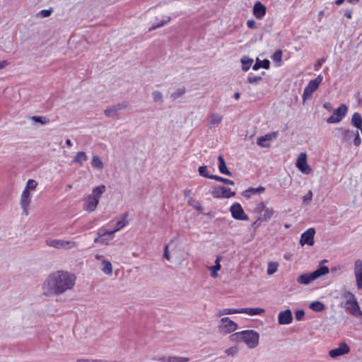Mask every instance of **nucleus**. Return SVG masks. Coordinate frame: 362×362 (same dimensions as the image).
I'll return each mask as SVG.
<instances>
[{
  "instance_id": "obj_21",
  "label": "nucleus",
  "mask_w": 362,
  "mask_h": 362,
  "mask_svg": "<svg viewBox=\"0 0 362 362\" xmlns=\"http://www.w3.org/2000/svg\"><path fill=\"white\" fill-rule=\"evenodd\" d=\"M239 313H246L250 315H257L264 313V309L260 308H245L238 309Z\"/></svg>"
},
{
  "instance_id": "obj_63",
  "label": "nucleus",
  "mask_w": 362,
  "mask_h": 362,
  "mask_svg": "<svg viewBox=\"0 0 362 362\" xmlns=\"http://www.w3.org/2000/svg\"><path fill=\"white\" fill-rule=\"evenodd\" d=\"M345 16L348 18H351V16H352V12L351 11H349L347 13H345Z\"/></svg>"
},
{
  "instance_id": "obj_18",
  "label": "nucleus",
  "mask_w": 362,
  "mask_h": 362,
  "mask_svg": "<svg viewBox=\"0 0 362 362\" xmlns=\"http://www.w3.org/2000/svg\"><path fill=\"white\" fill-rule=\"evenodd\" d=\"M128 107V104L127 103H124L122 104H117L116 105L110 107L105 110V115L110 117H115L117 115V112L119 110L127 108Z\"/></svg>"
},
{
  "instance_id": "obj_50",
  "label": "nucleus",
  "mask_w": 362,
  "mask_h": 362,
  "mask_svg": "<svg viewBox=\"0 0 362 362\" xmlns=\"http://www.w3.org/2000/svg\"><path fill=\"white\" fill-rule=\"evenodd\" d=\"M281 57H282V52L280 49L276 51L273 55V59L276 62H281Z\"/></svg>"
},
{
  "instance_id": "obj_25",
  "label": "nucleus",
  "mask_w": 362,
  "mask_h": 362,
  "mask_svg": "<svg viewBox=\"0 0 362 362\" xmlns=\"http://www.w3.org/2000/svg\"><path fill=\"white\" fill-rule=\"evenodd\" d=\"M189 360L187 357L180 356H167L161 359L163 362H187Z\"/></svg>"
},
{
  "instance_id": "obj_35",
  "label": "nucleus",
  "mask_w": 362,
  "mask_h": 362,
  "mask_svg": "<svg viewBox=\"0 0 362 362\" xmlns=\"http://www.w3.org/2000/svg\"><path fill=\"white\" fill-rule=\"evenodd\" d=\"M30 119L34 122L40 123L41 124H45L49 122V119L44 116H33Z\"/></svg>"
},
{
  "instance_id": "obj_47",
  "label": "nucleus",
  "mask_w": 362,
  "mask_h": 362,
  "mask_svg": "<svg viewBox=\"0 0 362 362\" xmlns=\"http://www.w3.org/2000/svg\"><path fill=\"white\" fill-rule=\"evenodd\" d=\"M117 231L115 229L112 230H107L105 232L100 233V236H103L104 238L107 237V239L111 240L112 239L113 235Z\"/></svg>"
},
{
  "instance_id": "obj_48",
  "label": "nucleus",
  "mask_w": 362,
  "mask_h": 362,
  "mask_svg": "<svg viewBox=\"0 0 362 362\" xmlns=\"http://www.w3.org/2000/svg\"><path fill=\"white\" fill-rule=\"evenodd\" d=\"M313 198V192L311 190H309L308 193L303 197V202L305 204L309 203Z\"/></svg>"
},
{
  "instance_id": "obj_57",
  "label": "nucleus",
  "mask_w": 362,
  "mask_h": 362,
  "mask_svg": "<svg viewBox=\"0 0 362 362\" xmlns=\"http://www.w3.org/2000/svg\"><path fill=\"white\" fill-rule=\"evenodd\" d=\"M247 25L249 28L255 29L256 28V23L254 20H248L247 21Z\"/></svg>"
},
{
  "instance_id": "obj_9",
  "label": "nucleus",
  "mask_w": 362,
  "mask_h": 362,
  "mask_svg": "<svg viewBox=\"0 0 362 362\" xmlns=\"http://www.w3.org/2000/svg\"><path fill=\"white\" fill-rule=\"evenodd\" d=\"M218 330L223 334H229L235 331L238 325L228 317H222L218 325Z\"/></svg>"
},
{
  "instance_id": "obj_40",
  "label": "nucleus",
  "mask_w": 362,
  "mask_h": 362,
  "mask_svg": "<svg viewBox=\"0 0 362 362\" xmlns=\"http://www.w3.org/2000/svg\"><path fill=\"white\" fill-rule=\"evenodd\" d=\"M265 209H267V206H266L265 203L263 202H261L256 204V206L254 209V213L259 214V216L260 214H262V212L264 211Z\"/></svg>"
},
{
  "instance_id": "obj_19",
  "label": "nucleus",
  "mask_w": 362,
  "mask_h": 362,
  "mask_svg": "<svg viewBox=\"0 0 362 362\" xmlns=\"http://www.w3.org/2000/svg\"><path fill=\"white\" fill-rule=\"evenodd\" d=\"M274 214V211L272 208L267 207L264 211L260 214L257 219L253 223V225H255L258 221L260 222H266L270 220Z\"/></svg>"
},
{
  "instance_id": "obj_44",
  "label": "nucleus",
  "mask_w": 362,
  "mask_h": 362,
  "mask_svg": "<svg viewBox=\"0 0 362 362\" xmlns=\"http://www.w3.org/2000/svg\"><path fill=\"white\" fill-rule=\"evenodd\" d=\"M185 93V88H178L176 91L173 92L170 97L173 100H176L179 97L182 96Z\"/></svg>"
},
{
  "instance_id": "obj_41",
  "label": "nucleus",
  "mask_w": 362,
  "mask_h": 362,
  "mask_svg": "<svg viewBox=\"0 0 362 362\" xmlns=\"http://www.w3.org/2000/svg\"><path fill=\"white\" fill-rule=\"evenodd\" d=\"M354 275L362 274V261L359 259L354 262Z\"/></svg>"
},
{
  "instance_id": "obj_17",
  "label": "nucleus",
  "mask_w": 362,
  "mask_h": 362,
  "mask_svg": "<svg viewBox=\"0 0 362 362\" xmlns=\"http://www.w3.org/2000/svg\"><path fill=\"white\" fill-rule=\"evenodd\" d=\"M293 321V315L291 310L281 311L278 315V322L280 325H288Z\"/></svg>"
},
{
  "instance_id": "obj_62",
  "label": "nucleus",
  "mask_w": 362,
  "mask_h": 362,
  "mask_svg": "<svg viewBox=\"0 0 362 362\" xmlns=\"http://www.w3.org/2000/svg\"><path fill=\"white\" fill-rule=\"evenodd\" d=\"M211 276L215 278L218 276L217 274V271H215V270H213V269H211Z\"/></svg>"
},
{
  "instance_id": "obj_16",
  "label": "nucleus",
  "mask_w": 362,
  "mask_h": 362,
  "mask_svg": "<svg viewBox=\"0 0 362 362\" xmlns=\"http://www.w3.org/2000/svg\"><path fill=\"white\" fill-rule=\"evenodd\" d=\"M349 346L346 343H341L338 348L330 350L329 351V356L332 358H336L339 356L349 354Z\"/></svg>"
},
{
  "instance_id": "obj_45",
  "label": "nucleus",
  "mask_w": 362,
  "mask_h": 362,
  "mask_svg": "<svg viewBox=\"0 0 362 362\" xmlns=\"http://www.w3.org/2000/svg\"><path fill=\"white\" fill-rule=\"evenodd\" d=\"M238 351H239V349H238V346H234L230 347L229 349H226L225 353L228 356H234L235 355H236L238 354Z\"/></svg>"
},
{
  "instance_id": "obj_42",
  "label": "nucleus",
  "mask_w": 362,
  "mask_h": 362,
  "mask_svg": "<svg viewBox=\"0 0 362 362\" xmlns=\"http://www.w3.org/2000/svg\"><path fill=\"white\" fill-rule=\"evenodd\" d=\"M212 180H215L223 182V183H225L226 185H235V183H234V182L233 180L227 179V178H223V177H220L218 175H214Z\"/></svg>"
},
{
  "instance_id": "obj_28",
  "label": "nucleus",
  "mask_w": 362,
  "mask_h": 362,
  "mask_svg": "<svg viewBox=\"0 0 362 362\" xmlns=\"http://www.w3.org/2000/svg\"><path fill=\"white\" fill-rule=\"evenodd\" d=\"M91 165L93 168L102 170L104 168V164L98 156H93L91 160Z\"/></svg>"
},
{
  "instance_id": "obj_43",
  "label": "nucleus",
  "mask_w": 362,
  "mask_h": 362,
  "mask_svg": "<svg viewBox=\"0 0 362 362\" xmlns=\"http://www.w3.org/2000/svg\"><path fill=\"white\" fill-rule=\"evenodd\" d=\"M152 96H153V100L156 103H159L160 104L163 103V94L160 91H153L152 93Z\"/></svg>"
},
{
  "instance_id": "obj_30",
  "label": "nucleus",
  "mask_w": 362,
  "mask_h": 362,
  "mask_svg": "<svg viewBox=\"0 0 362 362\" xmlns=\"http://www.w3.org/2000/svg\"><path fill=\"white\" fill-rule=\"evenodd\" d=\"M270 66V62L268 59H264L263 61H259L257 60L256 63L253 65L252 69L253 70H257L260 67H263L266 69H268Z\"/></svg>"
},
{
  "instance_id": "obj_54",
  "label": "nucleus",
  "mask_w": 362,
  "mask_h": 362,
  "mask_svg": "<svg viewBox=\"0 0 362 362\" xmlns=\"http://www.w3.org/2000/svg\"><path fill=\"white\" fill-rule=\"evenodd\" d=\"M262 79L261 76L248 77L247 82L250 83H257Z\"/></svg>"
},
{
  "instance_id": "obj_49",
  "label": "nucleus",
  "mask_w": 362,
  "mask_h": 362,
  "mask_svg": "<svg viewBox=\"0 0 362 362\" xmlns=\"http://www.w3.org/2000/svg\"><path fill=\"white\" fill-rule=\"evenodd\" d=\"M264 136L259 137L257 140V144L262 147H268L269 144L266 143Z\"/></svg>"
},
{
  "instance_id": "obj_51",
  "label": "nucleus",
  "mask_w": 362,
  "mask_h": 362,
  "mask_svg": "<svg viewBox=\"0 0 362 362\" xmlns=\"http://www.w3.org/2000/svg\"><path fill=\"white\" fill-rule=\"evenodd\" d=\"M305 312L303 310H298L295 313V317L297 320H301L304 317Z\"/></svg>"
},
{
  "instance_id": "obj_37",
  "label": "nucleus",
  "mask_w": 362,
  "mask_h": 362,
  "mask_svg": "<svg viewBox=\"0 0 362 362\" xmlns=\"http://www.w3.org/2000/svg\"><path fill=\"white\" fill-rule=\"evenodd\" d=\"M253 62V60L248 57H243L241 59V63L243 64L242 69L243 71H247L252 63Z\"/></svg>"
},
{
  "instance_id": "obj_27",
  "label": "nucleus",
  "mask_w": 362,
  "mask_h": 362,
  "mask_svg": "<svg viewBox=\"0 0 362 362\" xmlns=\"http://www.w3.org/2000/svg\"><path fill=\"white\" fill-rule=\"evenodd\" d=\"M88 159V156L86 153L83 151H79L76 153L74 157L73 162L75 163H78L80 165H83V163L86 161Z\"/></svg>"
},
{
  "instance_id": "obj_8",
  "label": "nucleus",
  "mask_w": 362,
  "mask_h": 362,
  "mask_svg": "<svg viewBox=\"0 0 362 362\" xmlns=\"http://www.w3.org/2000/svg\"><path fill=\"white\" fill-rule=\"evenodd\" d=\"M46 244L57 249H72L77 246V243L74 241H68L59 239L49 238L46 240Z\"/></svg>"
},
{
  "instance_id": "obj_56",
  "label": "nucleus",
  "mask_w": 362,
  "mask_h": 362,
  "mask_svg": "<svg viewBox=\"0 0 362 362\" xmlns=\"http://www.w3.org/2000/svg\"><path fill=\"white\" fill-rule=\"evenodd\" d=\"M170 18L169 16L166 17L165 19H164L163 21H162V22L156 25H154L153 26L152 29H156L157 28H159L163 25H165V23H167L168 22H169Z\"/></svg>"
},
{
  "instance_id": "obj_36",
  "label": "nucleus",
  "mask_w": 362,
  "mask_h": 362,
  "mask_svg": "<svg viewBox=\"0 0 362 362\" xmlns=\"http://www.w3.org/2000/svg\"><path fill=\"white\" fill-rule=\"evenodd\" d=\"M199 173L201 176L209 179H212L214 175L209 174L207 170V166L206 165H202L200 166L198 169Z\"/></svg>"
},
{
  "instance_id": "obj_20",
  "label": "nucleus",
  "mask_w": 362,
  "mask_h": 362,
  "mask_svg": "<svg viewBox=\"0 0 362 362\" xmlns=\"http://www.w3.org/2000/svg\"><path fill=\"white\" fill-rule=\"evenodd\" d=\"M253 14L257 19H261L266 14V6L261 2L257 1L253 6Z\"/></svg>"
},
{
  "instance_id": "obj_4",
  "label": "nucleus",
  "mask_w": 362,
  "mask_h": 362,
  "mask_svg": "<svg viewBox=\"0 0 362 362\" xmlns=\"http://www.w3.org/2000/svg\"><path fill=\"white\" fill-rule=\"evenodd\" d=\"M341 298L344 300V308L355 316L362 315V312L354 293L348 291H344Z\"/></svg>"
},
{
  "instance_id": "obj_60",
  "label": "nucleus",
  "mask_w": 362,
  "mask_h": 362,
  "mask_svg": "<svg viewBox=\"0 0 362 362\" xmlns=\"http://www.w3.org/2000/svg\"><path fill=\"white\" fill-rule=\"evenodd\" d=\"M8 64V63L6 60L0 62V69L4 68Z\"/></svg>"
},
{
  "instance_id": "obj_32",
  "label": "nucleus",
  "mask_w": 362,
  "mask_h": 362,
  "mask_svg": "<svg viewBox=\"0 0 362 362\" xmlns=\"http://www.w3.org/2000/svg\"><path fill=\"white\" fill-rule=\"evenodd\" d=\"M128 216L127 213H124L122 216V220L117 222V228L115 230L117 232L128 224V221L126 220Z\"/></svg>"
},
{
  "instance_id": "obj_61",
  "label": "nucleus",
  "mask_w": 362,
  "mask_h": 362,
  "mask_svg": "<svg viewBox=\"0 0 362 362\" xmlns=\"http://www.w3.org/2000/svg\"><path fill=\"white\" fill-rule=\"evenodd\" d=\"M75 362H93V359H78Z\"/></svg>"
},
{
  "instance_id": "obj_10",
  "label": "nucleus",
  "mask_w": 362,
  "mask_h": 362,
  "mask_svg": "<svg viewBox=\"0 0 362 362\" xmlns=\"http://www.w3.org/2000/svg\"><path fill=\"white\" fill-rule=\"evenodd\" d=\"M347 110L346 105L345 104H341L334 110L333 115L327 119V122L329 124L339 122L345 116Z\"/></svg>"
},
{
  "instance_id": "obj_34",
  "label": "nucleus",
  "mask_w": 362,
  "mask_h": 362,
  "mask_svg": "<svg viewBox=\"0 0 362 362\" xmlns=\"http://www.w3.org/2000/svg\"><path fill=\"white\" fill-rule=\"evenodd\" d=\"M187 203L189 205L193 206L199 211H202L203 210V207L201 204L197 200L194 199L192 197H189Z\"/></svg>"
},
{
  "instance_id": "obj_26",
  "label": "nucleus",
  "mask_w": 362,
  "mask_h": 362,
  "mask_svg": "<svg viewBox=\"0 0 362 362\" xmlns=\"http://www.w3.org/2000/svg\"><path fill=\"white\" fill-rule=\"evenodd\" d=\"M351 124L357 129L362 127V117L358 112H355L351 117Z\"/></svg>"
},
{
  "instance_id": "obj_22",
  "label": "nucleus",
  "mask_w": 362,
  "mask_h": 362,
  "mask_svg": "<svg viewBox=\"0 0 362 362\" xmlns=\"http://www.w3.org/2000/svg\"><path fill=\"white\" fill-rule=\"evenodd\" d=\"M219 171L224 175H232V173L228 169L224 158L222 156L218 157Z\"/></svg>"
},
{
  "instance_id": "obj_24",
  "label": "nucleus",
  "mask_w": 362,
  "mask_h": 362,
  "mask_svg": "<svg viewBox=\"0 0 362 362\" xmlns=\"http://www.w3.org/2000/svg\"><path fill=\"white\" fill-rule=\"evenodd\" d=\"M101 270L107 275L112 274V265L108 260L104 259L101 262Z\"/></svg>"
},
{
  "instance_id": "obj_6",
  "label": "nucleus",
  "mask_w": 362,
  "mask_h": 362,
  "mask_svg": "<svg viewBox=\"0 0 362 362\" xmlns=\"http://www.w3.org/2000/svg\"><path fill=\"white\" fill-rule=\"evenodd\" d=\"M322 76L318 75L315 79L310 81L308 86L305 88L303 93V103H305L306 100L311 98L313 93L317 89L319 85L322 83Z\"/></svg>"
},
{
  "instance_id": "obj_52",
  "label": "nucleus",
  "mask_w": 362,
  "mask_h": 362,
  "mask_svg": "<svg viewBox=\"0 0 362 362\" xmlns=\"http://www.w3.org/2000/svg\"><path fill=\"white\" fill-rule=\"evenodd\" d=\"M220 259H221V257H218L216 259V262H215V265L211 267V269H213V270H215V271H218L221 269V264H220Z\"/></svg>"
},
{
  "instance_id": "obj_29",
  "label": "nucleus",
  "mask_w": 362,
  "mask_h": 362,
  "mask_svg": "<svg viewBox=\"0 0 362 362\" xmlns=\"http://www.w3.org/2000/svg\"><path fill=\"white\" fill-rule=\"evenodd\" d=\"M265 190L264 187H259L257 188H250L244 192V196L246 197H250L253 194L257 193H262Z\"/></svg>"
},
{
  "instance_id": "obj_55",
  "label": "nucleus",
  "mask_w": 362,
  "mask_h": 362,
  "mask_svg": "<svg viewBox=\"0 0 362 362\" xmlns=\"http://www.w3.org/2000/svg\"><path fill=\"white\" fill-rule=\"evenodd\" d=\"M100 233H102L101 232L98 233V236L95 238L94 242L98 243L100 241L102 243L107 245V243L105 242V238H103V236H100Z\"/></svg>"
},
{
  "instance_id": "obj_5",
  "label": "nucleus",
  "mask_w": 362,
  "mask_h": 362,
  "mask_svg": "<svg viewBox=\"0 0 362 362\" xmlns=\"http://www.w3.org/2000/svg\"><path fill=\"white\" fill-rule=\"evenodd\" d=\"M329 269L327 266H322L310 273H305L300 275L297 279V282L300 284L307 285L317 278L326 275Z\"/></svg>"
},
{
  "instance_id": "obj_2",
  "label": "nucleus",
  "mask_w": 362,
  "mask_h": 362,
  "mask_svg": "<svg viewBox=\"0 0 362 362\" xmlns=\"http://www.w3.org/2000/svg\"><path fill=\"white\" fill-rule=\"evenodd\" d=\"M105 191V186L104 185L94 187L92 194L84 199L83 210L88 212L94 211L97 208L100 197Z\"/></svg>"
},
{
  "instance_id": "obj_7",
  "label": "nucleus",
  "mask_w": 362,
  "mask_h": 362,
  "mask_svg": "<svg viewBox=\"0 0 362 362\" xmlns=\"http://www.w3.org/2000/svg\"><path fill=\"white\" fill-rule=\"evenodd\" d=\"M337 131L340 133L343 141L347 142L354 137V144L356 146H358L361 144V140L358 130L354 131L341 127Z\"/></svg>"
},
{
  "instance_id": "obj_58",
  "label": "nucleus",
  "mask_w": 362,
  "mask_h": 362,
  "mask_svg": "<svg viewBox=\"0 0 362 362\" xmlns=\"http://www.w3.org/2000/svg\"><path fill=\"white\" fill-rule=\"evenodd\" d=\"M164 257L168 259V260H170V255H169V252H168V245H166L165 246V248H164Z\"/></svg>"
},
{
  "instance_id": "obj_1",
  "label": "nucleus",
  "mask_w": 362,
  "mask_h": 362,
  "mask_svg": "<svg viewBox=\"0 0 362 362\" xmlns=\"http://www.w3.org/2000/svg\"><path fill=\"white\" fill-rule=\"evenodd\" d=\"M75 274L63 270L50 274L42 285V293L45 296H59L71 290L76 283Z\"/></svg>"
},
{
  "instance_id": "obj_64",
  "label": "nucleus",
  "mask_w": 362,
  "mask_h": 362,
  "mask_svg": "<svg viewBox=\"0 0 362 362\" xmlns=\"http://www.w3.org/2000/svg\"><path fill=\"white\" fill-rule=\"evenodd\" d=\"M66 144L68 146L71 147V146H72L71 141L70 139H66Z\"/></svg>"
},
{
  "instance_id": "obj_12",
  "label": "nucleus",
  "mask_w": 362,
  "mask_h": 362,
  "mask_svg": "<svg viewBox=\"0 0 362 362\" xmlns=\"http://www.w3.org/2000/svg\"><path fill=\"white\" fill-rule=\"evenodd\" d=\"M211 195L214 198H230L234 197L235 192L225 187H215L211 190Z\"/></svg>"
},
{
  "instance_id": "obj_53",
  "label": "nucleus",
  "mask_w": 362,
  "mask_h": 362,
  "mask_svg": "<svg viewBox=\"0 0 362 362\" xmlns=\"http://www.w3.org/2000/svg\"><path fill=\"white\" fill-rule=\"evenodd\" d=\"M276 135H277V133L272 132V133L266 134L265 136H264V137L265 139V141H271L274 139H276Z\"/></svg>"
},
{
  "instance_id": "obj_31",
  "label": "nucleus",
  "mask_w": 362,
  "mask_h": 362,
  "mask_svg": "<svg viewBox=\"0 0 362 362\" xmlns=\"http://www.w3.org/2000/svg\"><path fill=\"white\" fill-rule=\"evenodd\" d=\"M237 313H239L238 309L225 308V309L219 310L216 313V316L221 317L223 315L237 314Z\"/></svg>"
},
{
  "instance_id": "obj_46",
  "label": "nucleus",
  "mask_w": 362,
  "mask_h": 362,
  "mask_svg": "<svg viewBox=\"0 0 362 362\" xmlns=\"http://www.w3.org/2000/svg\"><path fill=\"white\" fill-rule=\"evenodd\" d=\"M53 11V8H50L49 9H44L39 12L37 14L38 16H40L42 18H46L49 17Z\"/></svg>"
},
{
  "instance_id": "obj_13",
  "label": "nucleus",
  "mask_w": 362,
  "mask_h": 362,
  "mask_svg": "<svg viewBox=\"0 0 362 362\" xmlns=\"http://www.w3.org/2000/svg\"><path fill=\"white\" fill-rule=\"evenodd\" d=\"M296 167L305 175L311 173L312 169L307 163V155L305 153H300L299 154L296 161Z\"/></svg>"
},
{
  "instance_id": "obj_38",
  "label": "nucleus",
  "mask_w": 362,
  "mask_h": 362,
  "mask_svg": "<svg viewBox=\"0 0 362 362\" xmlns=\"http://www.w3.org/2000/svg\"><path fill=\"white\" fill-rule=\"evenodd\" d=\"M279 264L276 262H270L268 264L267 274L272 275L274 274L278 269Z\"/></svg>"
},
{
  "instance_id": "obj_33",
  "label": "nucleus",
  "mask_w": 362,
  "mask_h": 362,
  "mask_svg": "<svg viewBox=\"0 0 362 362\" xmlns=\"http://www.w3.org/2000/svg\"><path fill=\"white\" fill-rule=\"evenodd\" d=\"M310 308L316 312H320L324 310L325 305L320 301L313 302L310 304Z\"/></svg>"
},
{
  "instance_id": "obj_3",
  "label": "nucleus",
  "mask_w": 362,
  "mask_h": 362,
  "mask_svg": "<svg viewBox=\"0 0 362 362\" xmlns=\"http://www.w3.org/2000/svg\"><path fill=\"white\" fill-rule=\"evenodd\" d=\"M231 337H235L237 340L243 341L250 349L257 347L259 344V335L256 331L252 329L238 332Z\"/></svg>"
},
{
  "instance_id": "obj_11",
  "label": "nucleus",
  "mask_w": 362,
  "mask_h": 362,
  "mask_svg": "<svg viewBox=\"0 0 362 362\" xmlns=\"http://www.w3.org/2000/svg\"><path fill=\"white\" fill-rule=\"evenodd\" d=\"M230 212L233 218L236 220L247 221L249 217L244 212V210L241 205L238 203H233L230 208Z\"/></svg>"
},
{
  "instance_id": "obj_23",
  "label": "nucleus",
  "mask_w": 362,
  "mask_h": 362,
  "mask_svg": "<svg viewBox=\"0 0 362 362\" xmlns=\"http://www.w3.org/2000/svg\"><path fill=\"white\" fill-rule=\"evenodd\" d=\"M209 125L211 127L218 126L221 122L223 119V116L218 113H211L209 115Z\"/></svg>"
},
{
  "instance_id": "obj_59",
  "label": "nucleus",
  "mask_w": 362,
  "mask_h": 362,
  "mask_svg": "<svg viewBox=\"0 0 362 362\" xmlns=\"http://www.w3.org/2000/svg\"><path fill=\"white\" fill-rule=\"evenodd\" d=\"M323 107L328 110H331L332 108V104L329 102L325 103Z\"/></svg>"
},
{
  "instance_id": "obj_15",
  "label": "nucleus",
  "mask_w": 362,
  "mask_h": 362,
  "mask_svg": "<svg viewBox=\"0 0 362 362\" xmlns=\"http://www.w3.org/2000/svg\"><path fill=\"white\" fill-rule=\"evenodd\" d=\"M30 194V192L24 189L20 199L21 207L23 211L25 214V215H28L29 210V206L31 201Z\"/></svg>"
},
{
  "instance_id": "obj_39",
  "label": "nucleus",
  "mask_w": 362,
  "mask_h": 362,
  "mask_svg": "<svg viewBox=\"0 0 362 362\" xmlns=\"http://www.w3.org/2000/svg\"><path fill=\"white\" fill-rule=\"evenodd\" d=\"M37 186V182L35 180L29 179L26 183L25 189L31 192L32 191H34L35 189Z\"/></svg>"
},
{
  "instance_id": "obj_14",
  "label": "nucleus",
  "mask_w": 362,
  "mask_h": 362,
  "mask_svg": "<svg viewBox=\"0 0 362 362\" xmlns=\"http://www.w3.org/2000/svg\"><path fill=\"white\" fill-rule=\"evenodd\" d=\"M315 230L313 228L308 229L300 237V243L301 245H308L312 246L314 245V235Z\"/></svg>"
}]
</instances>
